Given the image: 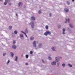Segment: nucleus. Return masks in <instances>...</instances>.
Masks as SVG:
<instances>
[{"mask_svg":"<svg viewBox=\"0 0 75 75\" xmlns=\"http://www.w3.org/2000/svg\"><path fill=\"white\" fill-rule=\"evenodd\" d=\"M30 25H31L32 28H34V23L32 21L31 22Z\"/></svg>","mask_w":75,"mask_h":75,"instance_id":"f257e3e1","label":"nucleus"},{"mask_svg":"<svg viewBox=\"0 0 75 75\" xmlns=\"http://www.w3.org/2000/svg\"><path fill=\"white\" fill-rule=\"evenodd\" d=\"M64 11L65 12H66V13H68V12H69V9L67 8H65L64 9Z\"/></svg>","mask_w":75,"mask_h":75,"instance_id":"f03ea898","label":"nucleus"},{"mask_svg":"<svg viewBox=\"0 0 75 75\" xmlns=\"http://www.w3.org/2000/svg\"><path fill=\"white\" fill-rule=\"evenodd\" d=\"M33 47H36V41H35L33 42Z\"/></svg>","mask_w":75,"mask_h":75,"instance_id":"7ed1b4c3","label":"nucleus"},{"mask_svg":"<svg viewBox=\"0 0 75 75\" xmlns=\"http://www.w3.org/2000/svg\"><path fill=\"white\" fill-rule=\"evenodd\" d=\"M55 59L56 60V62H59V58L57 57H55Z\"/></svg>","mask_w":75,"mask_h":75,"instance_id":"20e7f679","label":"nucleus"},{"mask_svg":"<svg viewBox=\"0 0 75 75\" xmlns=\"http://www.w3.org/2000/svg\"><path fill=\"white\" fill-rule=\"evenodd\" d=\"M56 62L55 61H54L51 63V64L52 65H56Z\"/></svg>","mask_w":75,"mask_h":75,"instance_id":"39448f33","label":"nucleus"},{"mask_svg":"<svg viewBox=\"0 0 75 75\" xmlns=\"http://www.w3.org/2000/svg\"><path fill=\"white\" fill-rule=\"evenodd\" d=\"M33 40H34V37L31 36L30 37V41Z\"/></svg>","mask_w":75,"mask_h":75,"instance_id":"423d86ee","label":"nucleus"},{"mask_svg":"<svg viewBox=\"0 0 75 75\" xmlns=\"http://www.w3.org/2000/svg\"><path fill=\"white\" fill-rule=\"evenodd\" d=\"M21 32L22 33H23V34H25L26 37H27V38H28V36H27V35L26 34V33H25L23 31H21Z\"/></svg>","mask_w":75,"mask_h":75,"instance_id":"0eeeda50","label":"nucleus"},{"mask_svg":"<svg viewBox=\"0 0 75 75\" xmlns=\"http://www.w3.org/2000/svg\"><path fill=\"white\" fill-rule=\"evenodd\" d=\"M12 48L14 49H16V46H15V45H13L12 46Z\"/></svg>","mask_w":75,"mask_h":75,"instance_id":"6e6552de","label":"nucleus"},{"mask_svg":"<svg viewBox=\"0 0 75 75\" xmlns=\"http://www.w3.org/2000/svg\"><path fill=\"white\" fill-rule=\"evenodd\" d=\"M31 19L32 20H34L35 19V18L34 16H32L31 17Z\"/></svg>","mask_w":75,"mask_h":75,"instance_id":"1a4fd4ad","label":"nucleus"},{"mask_svg":"<svg viewBox=\"0 0 75 75\" xmlns=\"http://www.w3.org/2000/svg\"><path fill=\"white\" fill-rule=\"evenodd\" d=\"M65 29L64 28H63V32H62V33L63 34H65Z\"/></svg>","mask_w":75,"mask_h":75,"instance_id":"9d476101","label":"nucleus"},{"mask_svg":"<svg viewBox=\"0 0 75 75\" xmlns=\"http://www.w3.org/2000/svg\"><path fill=\"white\" fill-rule=\"evenodd\" d=\"M21 4L23 5V3H22V2H19L18 4V5L19 6H20Z\"/></svg>","mask_w":75,"mask_h":75,"instance_id":"9b49d317","label":"nucleus"},{"mask_svg":"<svg viewBox=\"0 0 75 75\" xmlns=\"http://www.w3.org/2000/svg\"><path fill=\"white\" fill-rule=\"evenodd\" d=\"M38 46L39 48H41V46H42V44H41V43H40L39 44Z\"/></svg>","mask_w":75,"mask_h":75,"instance_id":"f8f14e48","label":"nucleus"},{"mask_svg":"<svg viewBox=\"0 0 75 75\" xmlns=\"http://www.w3.org/2000/svg\"><path fill=\"white\" fill-rule=\"evenodd\" d=\"M44 34L45 35H46V36L48 35V33L47 32V31H46V32H45L44 33Z\"/></svg>","mask_w":75,"mask_h":75,"instance_id":"ddd939ff","label":"nucleus"},{"mask_svg":"<svg viewBox=\"0 0 75 75\" xmlns=\"http://www.w3.org/2000/svg\"><path fill=\"white\" fill-rule=\"evenodd\" d=\"M11 57H13V55H14V54L13 53V52H11Z\"/></svg>","mask_w":75,"mask_h":75,"instance_id":"4468645a","label":"nucleus"},{"mask_svg":"<svg viewBox=\"0 0 75 75\" xmlns=\"http://www.w3.org/2000/svg\"><path fill=\"white\" fill-rule=\"evenodd\" d=\"M52 50L53 51H55V49L53 47H52Z\"/></svg>","mask_w":75,"mask_h":75,"instance_id":"2eb2a0df","label":"nucleus"},{"mask_svg":"<svg viewBox=\"0 0 75 75\" xmlns=\"http://www.w3.org/2000/svg\"><path fill=\"white\" fill-rule=\"evenodd\" d=\"M9 30H11L12 29V26H9Z\"/></svg>","mask_w":75,"mask_h":75,"instance_id":"dca6fc26","label":"nucleus"},{"mask_svg":"<svg viewBox=\"0 0 75 75\" xmlns=\"http://www.w3.org/2000/svg\"><path fill=\"white\" fill-rule=\"evenodd\" d=\"M11 0H5V1L6 2H7L8 3H9L10 1Z\"/></svg>","mask_w":75,"mask_h":75,"instance_id":"f3484780","label":"nucleus"},{"mask_svg":"<svg viewBox=\"0 0 75 75\" xmlns=\"http://www.w3.org/2000/svg\"><path fill=\"white\" fill-rule=\"evenodd\" d=\"M68 66H69V67H72V65H71V64H68Z\"/></svg>","mask_w":75,"mask_h":75,"instance_id":"a211bd4d","label":"nucleus"},{"mask_svg":"<svg viewBox=\"0 0 75 75\" xmlns=\"http://www.w3.org/2000/svg\"><path fill=\"white\" fill-rule=\"evenodd\" d=\"M45 28L47 30V29H48V25H46Z\"/></svg>","mask_w":75,"mask_h":75,"instance_id":"6ab92c4d","label":"nucleus"},{"mask_svg":"<svg viewBox=\"0 0 75 75\" xmlns=\"http://www.w3.org/2000/svg\"><path fill=\"white\" fill-rule=\"evenodd\" d=\"M15 57L16 58L15 59V61H17V58H18L16 56Z\"/></svg>","mask_w":75,"mask_h":75,"instance_id":"aec40b11","label":"nucleus"},{"mask_svg":"<svg viewBox=\"0 0 75 75\" xmlns=\"http://www.w3.org/2000/svg\"><path fill=\"white\" fill-rule=\"evenodd\" d=\"M47 34H48L49 35H51V32H50V31H47Z\"/></svg>","mask_w":75,"mask_h":75,"instance_id":"412c9836","label":"nucleus"},{"mask_svg":"<svg viewBox=\"0 0 75 75\" xmlns=\"http://www.w3.org/2000/svg\"><path fill=\"white\" fill-rule=\"evenodd\" d=\"M69 25L71 28H73V26L71 25V24H70Z\"/></svg>","mask_w":75,"mask_h":75,"instance_id":"4be33fe9","label":"nucleus"},{"mask_svg":"<svg viewBox=\"0 0 75 75\" xmlns=\"http://www.w3.org/2000/svg\"><path fill=\"white\" fill-rule=\"evenodd\" d=\"M25 57L26 58H28V54H26L25 55Z\"/></svg>","mask_w":75,"mask_h":75,"instance_id":"5701e85b","label":"nucleus"},{"mask_svg":"<svg viewBox=\"0 0 75 75\" xmlns=\"http://www.w3.org/2000/svg\"><path fill=\"white\" fill-rule=\"evenodd\" d=\"M25 32L26 33H28V30H27V29H26V30H25Z\"/></svg>","mask_w":75,"mask_h":75,"instance_id":"b1692460","label":"nucleus"},{"mask_svg":"<svg viewBox=\"0 0 75 75\" xmlns=\"http://www.w3.org/2000/svg\"><path fill=\"white\" fill-rule=\"evenodd\" d=\"M14 34H16L17 33V31L15 30L14 31Z\"/></svg>","mask_w":75,"mask_h":75,"instance_id":"393cba45","label":"nucleus"},{"mask_svg":"<svg viewBox=\"0 0 75 75\" xmlns=\"http://www.w3.org/2000/svg\"><path fill=\"white\" fill-rule=\"evenodd\" d=\"M62 67H65V64L63 63L62 64Z\"/></svg>","mask_w":75,"mask_h":75,"instance_id":"a878e982","label":"nucleus"},{"mask_svg":"<svg viewBox=\"0 0 75 75\" xmlns=\"http://www.w3.org/2000/svg\"><path fill=\"white\" fill-rule=\"evenodd\" d=\"M4 5H7V2H4Z\"/></svg>","mask_w":75,"mask_h":75,"instance_id":"bb28decb","label":"nucleus"},{"mask_svg":"<svg viewBox=\"0 0 75 75\" xmlns=\"http://www.w3.org/2000/svg\"><path fill=\"white\" fill-rule=\"evenodd\" d=\"M20 36L21 37H23V35L22 34H20Z\"/></svg>","mask_w":75,"mask_h":75,"instance_id":"cd10ccee","label":"nucleus"},{"mask_svg":"<svg viewBox=\"0 0 75 75\" xmlns=\"http://www.w3.org/2000/svg\"><path fill=\"white\" fill-rule=\"evenodd\" d=\"M48 59H49V60H51V58L50 57H48Z\"/></svg>","mask_w":75,"mask_h":75,"instance_id":"c85d7f7f","label":"nucleus"},{"mask_svg":"<svg viewBox=\"0 0 75 75\" xmlns=\"http://www.w3.org/2000/svg\"><path fill=\"white\" fill-rule=\"evenodd\" d=\"M33 51H31L30 52V54H33Z\"/></svg>","mask_w":75,"mask_h":75,"instance_id":"c756f323","label":"nucleus"},{"mask_svg":"<svg viewBox=\"0 0 75 75\" xmlns=\"http://www.w3.org/2000/svg\"><path fill=\"white\" fill-rule=\"evenodd\" d=\"M9 62H10V60H8V61L7 63V64H8L9 63Z\"/></svg>","mask_w":75,"mask_h":75,"instance_id":"7c9ffc66","label":"nucleus"},{"mask_svg":"<svg viewBox=\"0 0 75 75\" xmlns=\"http://www.w3.org/2000/svg\"><path fill=\"white\" fill-rule=\"evenodd\" d=\"M38 13L39 14H41V11H39L38 12Z\"/></svg>","mask_w":75,"mask_h":75,"instance_id":"2f4dec72","label":"nucleus"},{"mask_svg":"<svg viewBox=\"0 0 75 75\" xmlns=\"http://www.w3.org/2000/svg\"><path fill=\"white\" fill-rule=\"evenodd\" d=\"M67 4H68V5H69V2H68V1H67Z\"/></svg>","mask_w":75,"mask_h":75,"instance_id":"473e14b6","label":"nucleus"},{"mask_svg":"<svg viewBox=\"0 0 75 75\" xmlns=\"http://www.w3.org/2000/svg\"><path fill=\"white\" fill-rule=\"evenodd\" d=\"M13 44H16V41H13Z\"/></svg>","mask_w":75,"mask_h":75,"instance_id":"72a5a7b5","label":"nucleus"},{"mask_svg":"<svg viewBox=\"0 0 75 75\" xmlns=\"http://www.w3.org/2000/svg\"><path fill=\"white\" fill-rule=\"evenodd\" d=\"M67 21H68V23H69V19H67Z\"/></svg>","mask_w":75,"mask_h":75,"instance_id":"f704fd0d","label":"nucleus"},{"mask_svg":"<svg viewBox=\"0 0 75 75\" xmlns=\"http://www.w3.org/2000/svg\"><path fill=\"white\" fill-rule=\"evenodd\" d=\"M3 56H5V55H6V53H3Z\"/></svg>","mask_w":75,"mask_h":75,"instance_id":"c9c22d12","label":"nucleus"},{"mask_svg":"<svg viewBox=\"0 0 75 75\" xmlns=\"http://www.w3.org/2000/svg\"><path fill=\"white\" fill-rule=\"evenodd\" d=\"M66 20V22H65V23H67V19H65Z\"/></svg>","mask_w":75,"mask_h":75,"instance_id":"e433bc0d","label":"nucleus"},{"mask_svg":"<svg viewBox=\"0 0 75 75\" xmlns=\"http://www.w3.org/2000/svg\"><path fill=\"white\" fill-rule=\"evenodd\" d=\"M25 65H28V63H25Z\"/></svg>","mask_w":75,"mask_h":75,"instance_id":"4c0bfd02","label":"nucleus"},{"mask_svg":"<svg viewBox=\"0 0 75 75\" xmlns=\"http://www.w3.org/2000/svg\"><path fill=\"white\" fill-rule=\"evenodd\" d=\"M59 63H57V66H59Z\"/></svg>","mask_w":75,"mask_h":75,"instance_id":"58836bf2","label":"nucleus"},{"mask_svg":"<svg viewBox=\"0 0 75 75\" xmlns=\"http://www.w3.org/2000/svg\"><path fill=\"white\" fill-rule=\"evenodd\" d=\"M11 3H9V6H10V5H11Z\"/></svg>","mask_w":75,"mask_h":75,"instance_id":"ea45409f","label":"nucleus"},{"mask_svg":"<svg viewBox=\"0 0 75 75\" xmlns=\"http://www.w3.org/2000/svg\"><path fill=\"white\" fill-rule=\"evenodd\" d=\"M49 15H50V16H51V15H52L51 13H50Z\"/></svg>","mask_w":75,"mask_h":75,"instance_id":"a19ab883","label":"nucleus"},{"mask_svg":"<svg viewBox=\"0 0 75 75\" xmlns=\"http://www.w3.org/2000/svg\"><path fill=\"white\" fill-rule=\"evenodd\" d=\"M60 27H61V26H59L58 27V28H60Z\"/></svg>","mask_w":75,"mask_h":75,"instance_id":"79ce46f5","label":"nucleus"},{"mask_svg":"<svg viewBox=\"0 0 75 75\" xmlns=\"http://www.w3.org/2000/svg\"><path fill=\"white\" fill-rule=\"evenodd\" d=\"M16 16H18V15H17V13L16 14Z\"/></svg>","mask_w":75,"mask_h":75,"instance_id":"37998d69","label":"nucleus"},{"mask_svg":"<svg viewBox=\"0 0 75 75\" xmlns=\"http://www.w3.org/2000/svg\"><path fill=\"white\" fill-rule=\"evenodd\" d=\"M25 7H26V6H24V8H25Z\"/></svg>","mask_w":75,"mask_h":75,"instance_id":"c03bdc74","label":"nucleus"},{"mask_svg":"<svg viewBox=\"0 0 75 75\" xmlns=\"http://www.w3.org/2000/svg\"><path fill=\"white\" fill-rule=\"evenodd\" d=\"M74 0H72V1L74 2Z\"/></svg>","mask_w":75,"mask_h":75,"instance_id":"a18cd8bd","label":"nucleus"},{"mask_svg":"<svg viewBox=\"0 0 75 75\" xmlns=\"http://www.w3.org/2000/svg\"><path fill=\"white\" fill-rule=\"evenodd\" d=\"M42 61L43 63H44V61L43 60H42Z\"/></svg>","mask_w":75,"mask_h":75,"instance_id":"49530a36","label":"nucleus"},{"mask_svg":"<svg viewBox=\"0 0 75 75\" xmlns=\"http://www.w3.org/2000/svg\"><path fill=\"white\" fill-rule=\"evenodd\" d=\"M60 58H62V57H60Z\"/></svg>","mask_w":75,"mask_h":75,"instance_id":"de8ad7c7","label":"nucleus"}]
</instances>
